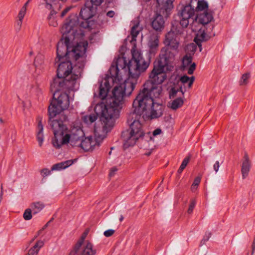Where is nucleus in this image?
Instances as JSON below:
<instances>
[{"mask_svg":"<svg viewBox=\"0 0 255 255\" xmlns=\"http://www.w3.org/2000/svg\"><path fill=\"white\" fill-rule=\"evenodd\" d=\"M124 218L123 216V215H121V217H120V218L119 219L120 221V222H122L123 221V220H124Z\"/></svg>","mask_w":255,"mask_h":255,"instance_id":"de8ad7c7","label":"nucleus"},{"mask_svg":"<svg viewBox=\"0 0 255 255\" xmlns=\"http://www.w3.org/2000/svg\"><path fill=\"white\" fill-rule=\"evenodd\" d=\"M176 93H177V91H176L174 88H172L171 89V91L170 93V98L174 97L175 96V95L176 94Z\"/></svg>","mask_w":255,"mask_h":255,"instance_id":"a19ab883","label":"nucleus"},{"mask_svg":"<svg viewBox=\"0 0 255 255\" xmlns=\"http://www.w3.org/2000/svg\"><path fill=\"white\" fill-rule=\"evenodd\" d=\"M195 5H194V0H191L190 2L186 5L180 4L178 7V15L180 18V26L176 25V23L172 24V27L170 32L174 27L181 29V32L177 34L175 32L174 38H176L179 43L178 36L182 33L183 27H187L188 25L191 26L193 31H196L197 21H195Z\"/></svg>","mask_w":255,"mask_h":255,"instance_id":"6e6552de","label":"nucleus"},{"mask_svg":"<svg viewBox=\"0 0 255 255\" xmlns=\"http://www.w3.org/2000/svg\"><path fill=\"white\" fill-rule=\"evenodd\" d=\"M198 186H197V185H195V186H194V185L192 184L191 186V189L192 191V192L195 191L197 189Z\"/></svg>","mask_w":255,"mask_h":255,"instance_id":"a18cd8bd","label":"nucleus"},{"mask_svg":"<svg viewBox=\"0 0 255 255\" xmlns=\"http://www.w3.org/2000/svg\"><path fill=\"white\" fill-rule=\"evenodd\" d=\"M78 255H95L96 250L93 249L92 244L89 241H85L83 244L76 245Z\"/></svg>","mask_w":255,"mask_h":255,"instance_id":"9b49d317","label":"nucleus"},{"mask_svg":"<svg viewBox=\"0 0 255 255\" xmlns=\"http://www.w3.org/2000/svg\"><path fill=\"white\" fill-rule=\"evenodd\" d=\"M104 1V0H91L90 2L91 3V5H93L94 7H96V9H97V7L100 5Z\"/></svg>","mask_w":255,"mask_h":255,"instance_id":"c756f323","label":"nucleus"},{"mask_svg":"<svg viewBox=\"0 0 255 255\" xmlns=\"http://www.w3.org/2000/svg\"><path fill=\"white\" fill-rule=\"evenodd\" d=\"M32 210L30 208L26 209L23 213V218L25 220H29L32 218Z\"/></svg>","mask_w":255,"mask_h":255,"instance_id":"a878e982","label":"nucleus"},{"mask_svg":"<svg viewBox=\"0 0 255 255\" xmlns=\"http://www.w3.org/2000/svg\"><path fill=\"white\" fill-rule=\"evenodd\" d=\"M48 223H47V224H46L42 228V229H41L39 231H38L37 232V235L35 237V238H36L38 236L41 235L42 234V231L45 230L47 227V226H48Z\"/></svg>","mask_w":255,"mask_h":255,"instance_id":"e433bc0d","label":"nucleus"},{"mask_svg":"<svg viewBox=\"0 0 255 255\" xmlns=\"http://www.w3.org/2000/svg\"><path fill=\"white\" fill-rule=\"evenodd\" d=\"M196 204V201L195 199H192L191 200L189 207L187 211L188 214H190L193 212V209L195 206Z\"/></svg>","mask_w":255,"mask_h":255,"instance_id":"cd10ccee","label":"nucleus"},{"mask_svg":"<svg viewBox=\"0 0 255 255\" xmlns=\"http://www.w3.org/2000/svg\"><path fill=\"white\" fill-rule=\"evenodd\" d=\"M48 23L49 25L53 27H56L58 25V23L56 18L52 15L49 17Z\"/></svg>","mask_w":255,"mask_h":255,"instance_id":"bb28decb","label":"nucleus"},{"mask_svg":"<svg viewBox=\"0 0 255 255\" xmlns=\"http://www.w3.org/2000/svg\"><path fill=\"white\" fill-rule=\"evenodd\" d=\"M115 232V230L110 229V230H108L104 232V235L107 237H109L112 236L114 234Z\"/></svg>","mask_w":255,"mask_h":255,"instance_id":"473e14b6","label":"nucleus"},{"mask_svg":"<svg viewBox=\"0 0 255 255\" xmlns=\"http://www.w3.org/2000/svg\"><path fill=\"white\" fill-rule=\"evenodd\" d=\"M118 170L117 168L116 167H113L111 170L109 174V175L110 176H112L115 174V173Z\"/></svg>","mask_w":255,"mask_h":255,"instance_id":"ea45409f","label":"nucleus"},{"mask_svg":"<svg viewBox=\"0 0 255 255\" xmlns=\"http://www.w3.org/2000/svg\"><path fill=\"white\" fill-rule=\"evenodd\" d=\"M71 8V7H67L65 8L61 12V16H64L67 13V12L69 11Z\"/></svg>","mask_w":255,"mask_h":255,"instance_id":"4c0bfd02","label":"nucleus"},{"mask_svg":"<svg viewBox=\"0 0 255 255\" xmlns=\"http://www.w3.org/2000/svg\"><path fill=\"white\" fill-rule=\"evenodd\" d=\"M66 119V117L61 113H56L52 117L49 116V124L54 134L52 143L56 148L70 145L78 150L85 151L92 150L99 146L106 133L114 126H109L108 122H103L100 120V123L95 127L94 137L90 136L83 139L84 132L82 129L81 124L76 122L68 128L64 124Z\"/></svg>","mask_w":255,"mask_h":255,"instance_id":"7ed1b4c3","label":"nucleus"},{"mask_svg":"<svg viewBox=\"0 0 255 255\" xmlns=\"http://www.w3.org/2000/svg\"><path fill=\"white\" fill-rule=\"evenodd\" d=\"M201 178L200 177H197L195 179L192 184H193L194 186H195V185L198 186L201 182Z\"/></svg>","mask_w":255,"mask_h":255,"instance_id":"f704fd0d","label":"nucleus"},{"mask_svg":"<svg viewBox=\"0 0 255 255\" xmlns=\"http://www.w3.org/2000/svg\"><path fill=\"white\" fill-rule=\"evenodd\" d=\"M251 167V163L249 159V158L247 155H245L244 157V160L243 161L242 166V174L243 179L247 177L248 173L250 170Z\"/></svg>","mask_w":255,"mask_h":255,"instance_id":"4468645a","label":"nucleus"},{"mask_svg":"<svg viewBox=\"0 0 255 255\" xmlns=\"http://www.w3.org/2000/svg\"><path fill=\"white\" fill-rule=\"evenodd\" d=\"M88 234V233L87 232H85L83 233L80 239L78 241L77 243L76 244V245H79L81 244H83V242H85V241H87V240H85L87 235Z\"/></svg>","mask_w":255,"mask_h":255,"instance_id":"c85d7f7f","label":"nucleus"},{"mask_svg":"<svg viewBox=\"0 0 255 255\" xmlns=\"http://www.w3.org/2000/svg\"><path fill=\"white\" fill-rule=\"evenodd\" d=\"M192 57L190 55H185L182 60L183 66L185 67L189 66L192 62Z\"/></svg>","mask_w":255,"mask_h":255,"instance_id":"393cba45","label":"nucleus"},{"mask_svg":"<svg viewBox=\"0 0 255 255\" xmlns=\"http://www.w3.org/2000/svg\"><path fill=\"white\" fill-rule=\"evenodd\" d=\"M134 22H136L134 23L131 27L130 34L131 35L132 39L131 42L134 41L136 40V37L139 34V32L141 30V28L139 25V23L138 20H136Z\"/></svg>","mask_w":255,"mask_h":255,"instance_id":"dca6fc26","label":"nucleus"},{"mask_svg":"<svg viewBox=\"0 0 255 255\" xmlns=\"http://www.w3.org/2000/svg\"><path fill=\"white\" fill-rule=\"evenodd\" d=\"M195 80L194 77L192 76L191 78H189L186 75H184L182 76L180 78V81L183 84H185L188 83V87L191 88L192 86L193 83Z\"/></svg>","mask_w":255,"mask_h":255,"instance_id":"412c9836","label":"nucleus"},{"mask_svg":"<svg viewBox=\"0 0 255 255\" xmlns=\"http://www.w3.org/2000/svg\"><path fill=\"white\" fill-rule=\"evenodd\" d=\"M114 15L115 12L113 10H109L106 13V15L109 17H113Z\"/></svg>","mask_w":255,"mask_h":255,"instance_id":"58836bf2","label":"nucleus"},{"mask_svg":"<svg viewBox=\"0 0 255 255\" xmlns=\"http://www.w3.org/2000/svg\"><path fill=\"white\" fill-rule=\"evenodd\" d=\"M211 233H206L205 236H204L203 239L201 241V243L204 244L206 242L208 241L209 238L211 237Z\"/></svg>","mask_w":255,"mask_h":255,"instance_id":"72a5a7b5","label":"nucleus"},{"mask_svg":"<svg viewBox=\"0 0 255 255\" xmlns=\"http://www.w3.org/2000/svg\"><path fill=\"white\" fill-rule=\"evenodd\" d=\"M196 64L195 63H192L188 69V73L189 74H192L195 70Z\"/></svg>","mask_w":255,"mask_h":255,"instance_id":"7c9ffc66","label":"nucleus"},{"mask_svg":"<svg viewBox=\"0 0 255 255\" xmlns=\"http://www.w3.org/2000/svg\"><path fill=\"white\" fill-rule=\"evenodd\" d=\"M190 156H188L183 160L180 167L178 170V172L179 174L181 173L183 170L185 168L190 160Z\"/></svg>","mask_w":255,"mask_h":255,"instance_id":"5701e85b","label":"nucleus"},{"mask_svg":"<svg viewBox=\"0 0 255 255\" xmlns=\"http://www.w3.org/2000/svg\"><path fill=\"white\" fill-rule=\"evenodd\" d=\"M30 207L32 210L33 214H36L40 212L44 207V204L41 201L34 202L32 203Z\"/></svg>","mask_w":255,"mask_h":255,"instance_id":"f3484780","label":"nucleus"},{"mask_svg":"<svg viewBox=\"0 0 255 255\" xmlns=\"http://www.w3.org/2000/svg\"><path fill=\"white\" fill-rule=\"evenodd\" d=\"M26 10V5H23L19 12L18 15V21L17 22V24L19 26H21V25L22 20L25 15Z\"/></svg>","mask_w":255,"mask_h":255,"instance_id":"4be33fe9","label":"nucleus"},{"mask_svg":"<svg viewBox=\"0 0 255 255\" xmlns=\"http://www.w3.org/2000/svg\"><path fill=\"white\" fill-rule=\"evenodd\" d=\"M175 32L180 33L181 29L174 27L166 35L164 41L166 46L161 49L159 59L154 63V68L149 75L150 80L145 83L139 93L153 95L155 98L161 96V84L167 78L166 72L172 70L174 57L178 52V43L176 38H174Z\"/></svg>","mask_w":255,"mask_h":255,"instance_id":"39448f33","label":"nucleus"},{"mask_svg":"<svg viewBox=\"0 0 255 255\" xmlns=\"http://www.w3.org/2000/svg\"><path fill=\"white\" fill-rule=\"evenodd\" d=\"M183 104V101L181 98H177L169 103L170 107L173 110L180 108Z\"/></svg>","mask_w":255,"mask_h":255,"instance_id":"aec40b11","label":"nucleus"},{"mask_svg":"<svg viewBox=\"0 0 255 255\" xmlns=\"http://www.w3.org/2000/svg\"><path fill=\"white\" fill-rule=\"evenodd\" d=\"M252 255H253L255 251V237L254 239L252 245Z\"/></svg>","mask_w":255,"mask_h":255,"instance_id":"37998d69","label":"nucleus"},{"mask_svg":"<svg viewBox=\"0 0 255 255\" xmlns=\"http://www.w3.org/2000/svg\"><path fill=\"white\" fill-rule=\"evenodd\" d=\"M132 59L128 64L124 57H119L110 69L111 77L104 79L98 88V96L101 102L96 104L94 111L96 114L85 116L83 121L91 124L100 116L101 121L114 126L118 117V108L122 104L124 97L131 94L141 73L149 66L141 53L137 50H132Z\"/></svg>","mask_w":255,"mask_h":255,"instance_id":"f257e3e1","label":"nucleus"},{"mask_svg":"<svg viewBox=\"0 0 255 255\" xmlns=\"http://www.w3.org/2000/svg\"><path fill=\"white\" fill-rule=\"evenodd\" d=\"M194 5L196 7V10L200 12V13L209 11L208 10V4L204 0H194Z\"/></svg>","mask_w":255,"mask_h":255,"instance_id":"2eb2a0df","label":"nucleus"},{"mask_svg":"<svg viewBox=\"0 0 255 255\" xmlns=\"http://www.w3.org/2000/svg\"><path fill=\"white\" fill-rule=\"evenodd\" d=\"M40 174L42 177H44L50 174V171L47 168H44L40 171Z\"/></svg>","mask_w":255,"mask_h":255,"instance_id":"2f4dec72","label":"nucleus"},{"mask_svg":"<svg viewBox=\"0 0 255 255\" xmlns=\"http://www.w3.org/2000/svg\"><path fill=\"white\" fill-rule=\"evenodd\" d=\"M75 254L78 255V251H77V250L76 249V246H75L73 250L70 252L69 255H75Z\"/></svg>","mask_w":255,"mask_h":255,"instance_id":"c03bdc74","label":"nucleus"},{"mask_svg":"<svg viewBox=\"0 0 255 255\" xmlns=\"http://www.w3.org/2000/svg\"><path fill=\"white\" fill-rule=\"evenodd\" d=\"M34 65L35 73L38 75L42 73L45 68L44 56L41 54L37 55L34 61Z\"/></svg>","mask_w":255,"mask_h":255,"instance_id":"f8f14e48","label":"nucleus"},{"mask_svg":"<svg viewBox=\"0 0 255 255\" xmlns=\"http://www.w3.org/2000/svg\"><path fill=\"white\" fill-rule=\"evenodd\" d=\"M159 36L155 33L151 34L148 38L147 45L150 58L154 57L158 51Z\"/></svg>","mask_w":255,"mask_h":255,"instance_id":"9d476101","label":"nucleus"},{"mask_svg":"<svg viewBox=\"0 0 255 255\" xmlns=\"http://www.w3.org/2000/svg\"><path fill=\"white\" fill-rule=\"evenodd\" d=\"M72 163L73 161L71 160H67L64 162H62L61 163H59L53 165L51 169L52 170H54L65 169L66 167H68V166L71 165L72 164Z\"/></svg>","mask_w":255,"mask_h":255,"instance_id":"6ab92c4d","label":"nucleus"},{"mask_svg":"<svg viewBox=\"0 0 255 255\" xmlns=\"http://www.w3.org/2000/svg\"><path fill=\"white\" fill-rule=\"evenodd\" d=\"M153 95L139 93L133 102L134 112L128 117L130 125L128 130L122 132L123 145L125 148L133 146L142 137L144 133L142 123L150 119L157 118L162 115L163 108L155 102Z\"/></svg>","mask_w":255,"mask_h":255,"instance_id":"20e7f679","label":"nucleus"},{"mask_svg":"<svg viewBox=\"0 0 255 255\" xmlns=\"http://www.w3.org/2000/svg\"><path fill=\"white\" fill-rule=\"evenodd\" d=\"M219 167H220L219 162L218 161H216V162L215 163V164L213 165L214 170H215V171L216 172H217L218 171Z\"/></svg>","mask_w":255,"mask_h":255,"instance_id":"c9c22d12","label":"nucleus"},{"mask_svg":"<svg viewBox=\"0 0 255 255\" xmlns=\"http://www.w3.org/2000/svg\"><path fill=\"white\" fill-rule=\"evenodd\" d=\"M174 0H157L160 8L158 12L152 22V26L156 31H161L164 27V17H167L173 8Z\"/></svg>","mask_w":255,"mask_h":255,"instance_id":"1a4fd4ad","label":"nucleus"},{"mask_svg":"<svg viewBox=\"0 0 255 255\" xmlns=\"http://www.w3.org/2000/svg\"><path fill=\"white\" fill-rule=\"evenodd\" d=\"M161 132V130L159 128H157L153 131V135L155 136V135L160 134Z\"/></svg>","mask_w":255,"mask_h":255,"instance_id":"79ce46f5","label":"nucleus"},{"mask_svg":"<svg viewBox=\"0 0 255 255\" xmlns=\"http://www.w3.org/2000/svg\"><path fill=\"white\" fill-rule=\"evenodd\" d=\"M250 77L249 73L243 74L240 81V85L241 86L246 85L248 83V80Z\"/></svg>","mask_w":255,"mask_h":255,"instance_id":"b1692460","label":"nucleus"},{"mask_svg":"<svg viewBox=\"0 0 255 255\" xmlns=\"http://www.w3.org/2000/svg\"><path fill=\"white\" fill-rule=\"evenodd\" d=\"M96 12V7H94L93 5H91L90 2H86L84 6L81 8L80 12V16L83 19L80 22V24H79V18L77 16L75 15L70 16L69 19L66 20L60 29L62 35L64 34V32L62 31H64L63 28L65 26H69V27H71L70 30L72 29L74 31L72 35L75 37H77V38L74 41L77 42L82 41L81 40L83 39V37L84 35V28L91 26L90 23L88 20L93 16Z\"/></svg>","mask_w":255,"mask_h":255,"instance_id":"423d86ee","label":"nucleus"},{"mask_svg":"<svg viewBox=\"0 0 255 255\" xmlns=\"http://www.w3.org/2000/svg\"><path fill=\"white\" fill-rule=\"evenodd\" d=\"M213 19L210 11L201 12L195 16V21L197 22L196 28L198 32L194 41L199 46H201V42L207 41L211 37V32L214 28V25L211 23Z\"/></svg>","mask_w":255,"mask_h":255,"instance_id":"0eeeda50","label":"nucleus"},{"mask_svg":"<svg viewBox=\"0 0 255 255\" xmlns=\"http://www.w3.org/2000/svg\"><path fill=\"white\" fill-rule=\"evenodd\" d=\"M71 27L65 26L61 40L57 45V58L59 62L57 69V77L53 79L50 89L53 92V100L49 106V116H55L69 107V99L66 93L60 91L67 89L75 90L77 88V80L80 77L86 59L87 41L76 42L77 37L72 34Z\"/></svg>","mask_w":255,"mask_h":255,"instance_id":"f03ea898","label":"nucleus"},{"mask_svg":"<svg viewBox=\"0 0 255 255\" xmlns=\"http://www.w3.org/2000/svg\"><path fill=\"white\" fill-rule=\"evenodd\" d=\"M43 246L41 241H37L36 244L28 251L27 255H36L39 249Z\"/></svg>","mask_w":255,"mask_h":255,"instance_id":"a211bd4d","label":"nucleus"},{"mask_svg":"<svg viewBox=\"0 0 255 255\" xmlns=\"http://www.w3.org/2000/svg\"><path fill=\"white\" fill-rule=\"evenodd\" d=\"M28 1L26 2L24 5H26V7L27 6V3Z\"/></svg>","mask_w":255,"mask_h":255,"instance_id":"09e8293b","label":"nucleus"},{"mask_svg":"<svg viewBox=\"0 0 255 255\" xmlns=\"http://www.w3.org/2000/svg\"><path fill=\"white\" fill-rule=\"evenodd\" d=\"M152 150H153V149H151L150 151H149V152H147L145 153V154L146 155H147V156L150 155L151 154V152H152Z\"/></svg>","mask_w":255,"mask_h":255,"instance_id":"49530a36","label":"nucleus"},{"mask_svg":"<svg viewBox=\"0 0 255 255\" xmlns=\"http://www.w3.org/2000/svg\"><path fill=\"white\" fill-rule=\"evenodd\" d=\"M37 125L36 130V136L38 144L40 147L42 145L44 135H43V127L41 124L42 118L41 117H37L36 119Z\"/></svg>","mask_w":255,"mask_h":255,"instance_id":"ddd939ff","label":"nucleus"}]
</instances>
